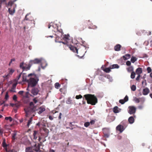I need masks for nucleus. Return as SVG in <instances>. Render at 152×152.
<instances>
[{
	"label": "nucleus",
	"mask_w": 152,
	"mask_h": 152,
	"mask_svg": "<svg viewBox=\"0 0 152 152\" xmlns=\"http://www.w3.org/2000/svg\"><path fill=\"white\" fill-rule=\"evenodd\" d=\"M134 100L137 103H139L140 102L139 99L136 97L134 99Z\"/></svg>",
	"instance_id": "nucleus-40"
},
{
	"label": "nucleus",
	"mask_w": 152,
	"mask_h": 152,
	"mask_svg": "<svg viewBox=\"0 0 152 152\" xmlns=\"http://www.w3.org/2000/svg\"><path fill=\"white\" fill-rule=\"evenodd\" d=\"M8 76H9V75L8 74L7 75H5V79H7V77H8Z\"/></svg>",
	"instance_id": "nucleus-62"
},
{
	"label": "nucleus",
	"mask_w": 152,
	"mask_h": 152,
	"mask_svg": "<svg viewBox=\"0 0 152 152\" xmlns=\"http://www.w3.org/2000/svg\"><path fill=\"white\" fill-rule=\"evenodd\" d=\"M126 65L128 66H129L131 64V62L130 61H128L126 62Z\"/></svg>",
	"instance_id": "nucleus-46"
},
{
	"label": "nucleus",
	"mask_w": 152,
	"mask_h": 152,
	"mask_svg": "<svg viewBox=\"0 0 152 152\" xmlns=\"http://www.w3.org/2000/svg\"><path fill=\"white\" fill-rule=\"evenodd\" d=\"M32 96V95L29 94L28 92H26L25 95L26 97L28 98L30 97V96Z\"/></svg>",
	"instance_id": "nucleus-34"
},
{
	"label": "nucleus",
	"mask_w": 152,
	"mask_h": 152,
	"mask_svg": "<svg viewBox=\"0 0 152 152\" xmlns=\"http://www.w3.org/2000/svg\"><path fill=\"white\" fill-rule=\"evenodd\" d=\"M9 96L8 94V91L7 92L5 96L4 99L5 100H7L9 98Z\"/></svg>",
	"instance_id": "nucleus-36"
},
{
	"label": "nucleus",
	"mask_w": 152,
	"mask_h": 152,
	"mask_svg": "<svg viewBox=\"0 0 152 152\" xmlns=\"http://www.w3.org/2000/svg\"><path fill=\"white\" fill-rule=\"evenodd\" d=\"M45 110V107L43 106L39 107L37 110V113L39 114L42 113Z\"/></svg>",
	"instance_id": "nucleus-14"
},
{
	"label": "nucleus",
	"mask_w": 152,
	"mask_h": 152,
	"mask_svg": "<svg viewBox=\"0 0 152 152\" xmlns=\"http://www.w3.org/2000/svg\"><path fill=\"white\" fill-rule=\"evenodd\" d=\"M121 47V45L120 44H118L116 45L114 47L115 50L116 51H119L120 50Z\"/></svg>",
	"instance_id": "nucleus-21"
},
{
	"label": "nucleus",
	"mask_w": 152,
	"mask_h": 152,
	"mask_svg": "<svg viewBox=\"0 0 152 152\" xmlns=\"http://www.w3.org/2000/svg\"><path fill=\"white\" fill-rule=\"evenodd\" d=\"M33 101L34 102L35 104H36L38 102L37 97H36L35 98H34L33 99Z\"/></svg>",
	"instance_id": "nucleus-42"
},
{
	"label": "nucleus",
	"mask_w": 152,
	"mask_h": 152,
	"mask_svg": "<svg viewBox=\"0 0 152 152\" xmlns=\"http://www.w3.org/2000/svg\"><path fill=\"white\" fill-rule=\"evenodd\" d=\"M17 97L16 95H14L13 96V99L15 101H17Z\"/></svg>",
	"instance_id": "nucleus-45"
},
{
	"label": "nucleus",
	"mask_w": 152,
	"mask_h": 152,
	"mask_svg": "<svg viewBox=\"0 0 152 152\" xmlns=\"http://www.w3.org/2000/svg\"><path fill=\"white\" fill-rule=\"evenodd\" d=\"M84 97L85 98L88 104L94 105L98 102L97 98L94 95L86 94L84 96Z\"/></svg>",
	"instance_id": "nucleus-1"
},
{
	"label": "nucleus",
	"mask_w": 152,
	"mask_h": 152,
	"mask_svg": "<svg viewBox=\"0 0 152 152\" xmlns=\"http://www.w3.org/2000/svg\"><path fill=\"white\" fill-rule=\"evenodd\" d=\"M43 130L44 132L43 133L44 135V136L45 137H47L49 133V130L46 128H44L43 129Z\"/></svg>",
	"instance_id": "nucleus-20"
},
{
	"label": "nucleus",
	"mask_w": 152,
	"mask_h": 152,
	"mask_svg": "<svg viewBox=\"0 0 152 152\" xmlns=\"http://www.w3.org/2000/svg\"><path fill=\"white\" fill-rule=\"evenodd\" d=\"M144 83H145V85L146 86L147 83H146V80H144L142 82V84H143Z\"/></svg>",
	"instance_id": "nucleus-58"
},
{
	"label": "nucleus",
	"mask_w": 152,
	"mask_h": 152,
	"mask_svg": "<svg viewBox=\"0 0 152 152\" xmlns=\"http://www.w3.org/2000/svg\"><path fill=\"white\" fill-rule=\"evenodd\" d=\"M33 120V117H31L30 118V119L28 120L27 124V126L28 127H29V125L32 123Z\"/></svg>",
	"instance_id": "nucleus-28"
},
{
	"label": "nucleus",
	"mask_w": 152,
	"mask_h": 152,
	"mask_svg": "<svg viewBox=\"0 0 152 152\" xmlns=\"http://www.w3.org/2000/svg\"><path fill=\"white\" fill-rule=\"evenodd\" d=\"M42 139V137H39V139H38V140H39V142H40L41 144H42V142H40V140H41Z\"/></svg>",
	"instance_id": "nucleus-55"
},
{
	"label": "nucleus",
	"mask_w": 152,
	"mask_h": 152,
	"mask_svg": "<svg viewBox=\"0 0 152 152\" xmlns=\"http://www.w3.org/2000/svg\"><path fill=\"white\" fill-rule=\"evenodd\" d=\"M111 69H113L114 68H118L119 67V66L117 64H115L112 65L110 66Z\"/></svg>",
	"instance_id": "nucleus-32"
},
{
	"label": "nucleus",
	"mask_w": 152,
	"mask_h": 152,
	"mask_svg": "<svg viewBox=\"0 0 152 152\" xmlns=\"http://www.w3.org/2000/svg\"><path fill=\"white\" fill-rule=\"evenodd\" d=\"M21 74L22 73L20 74L14 80V83L12 84V88H11V89H10V92H16V91L15 90L16 88V85L18 84V81L21 77Z\"/></svg>",
	"instance_id": "nucleus-6"
},
{
	"label": "nucleus",
	"mask_w": 152,
	"mask_h": 152,
	"mask_svg": "<svg viewBox=\"0 0 152 152\" xmlns=\"http://www.w3.org/2000/svg\"><path fill=\"white\" fill-rule=\"evenodd\" d=\"M40 147L39 144H35L33 146L26 148V152H34V151L36 152H38L40 151Z\"/></svg>",
	"instance_id": "nucleus-4"
},
{
	"label": "nucleus",
	"mask_w": 152,
	"mask_h": 152,
	"mask_svg": "<svg viewBox=\"0 0 152 152\" xmlns=\"http://www.w3.org/2000/svg\"><path fill=\"white\" fill-rule=\"evenodd\" d=\"M134 118L133 116H131L128 119V121L130 124L133 123L134 121Z\"/></svg>",
	"instance_id": "nucleus-25"
},
{
	"label": "nucleus",
	"mask_w": 152,
	"mask_h": 152,
	"mask_svg": "<svg viewBox=\"0 0 152 152\" xmlns=\"http://www.w3.org/2000/svg\"><path fill=\"white\" fill-rule=\"evenodd\" d=\"M149 92L150 90L149 89L146 88L143 89L142 93L143 95H147L149 93Z\"/></svg>",
	"instance_id": "nucleus-19"
},
{
	"label": "nucleus",
	"mask_w": 152,
	"mask_h": 152,
	"mask_svg": "<svg viewBox=\"0 0 152 152\" xmlns=\"http://www.w3.org/2000/svg\"><path fill=\"white\" fill-rule=\"evenodd\" d=\"M24 93V91H19L18 92V94L20 95H22Z\"/></svg>",
	"instance_id": "nucleus-48"
},
{
	"label": "nucleus",
	"mask_w": 152,
	"mask_h": 152,
	"mask_svg": "<svg viewBox=\"0 0 152 152\" xmlns=\"http://www.w3.org/2000/svg\"><path fill=\"white\" fill-rule=\"evenodd\" d=\"M62 115V113H59V115L58 116V119H61V115Z\"/></svg>",
	"instance_id": "nucleus-54"
},
{
	"label": "nucleus",
	"mask_w": 152,
	"mask_h": 152,
	"mask_svg": "<svg viewBox=\"0 0 152 152\" xmlns=\"http://www.w3.org/2000/svg\"><path fill=\"white\" fill-rule=\"evenodd\" d=\"M128 100V97L126 95L124 97V99H120L119 100V102L121 104H124Z\"/></svg>",
	"instance_id": "nucleus-17"
},
{
	"label": "nucleus",
	"mask_w": 152,
	"mask_h": 152,
	"mask_svg": "<svg viewBox=\"0 0 152 152\" xmlns=\"http://www.w3.org/2000/svg\"><path fill=\"white\" fill-rule=\"evenodd\" d=\"M111 69L110 66L109 67L105 68L104 69V71L106 73H109L111 71L110 69Z\"/></svg>",
	"instance_id": "nucleus-33"
},
{
	"label": "nucleus",
	"mask_w": 152,
	"mask_h": 152,
	"mask_svg": "<svg viewBox=\"0 0 152 152\" xmlns=\"http://www.w3.org/2000/svg\"><path fill=\"white\" fill-rule=\"evenodd\" d=\"M126 69L128 72H133L134 68L133 66H131L126 68Z\"/></svg>",
	"instance_id": "nucleus-30"
},
{
	"label": "nucleus",
	"mask_w": 152,
	"mask_h": 152,
	"mask_svg": "<svg viewBox=\"0 0 152 152\" xmlns=\"http://www.w3.org/2000/svg\"><path fill=\"white\" fill-rule=\"evenodd\" d=\"M49 152H55V151L51 149L50 150Z\"/></svg>",
	"instance_id": "nucleus-61"
},
{
	"label": "nucleus",
	"mask_w": 152,
	"mask_h": 152,
	"mask_svg": "<svg viewBox=\"0 0 152 152\" xmlns=\"http://www.w3.org/2000/svg\"><path fill=\"white\" fill-rule=\"evenodd\" d=\"M95 121L94 120H91L90 122H89L90 123V124H91V125H92V124H94L95 123Z\"/></svg>",
	"instance_id": "nucleus-47"
},
{
	"label": "nucleus",
	"mask_w": 152,
	"mask_h": 152,
	"mask_svg": "<svg viewBox=\"0 0 152 152\" xmlns=\"http://www.w3.org/2000/svg\"><path fill=\"white\" fill-rule=\"evenodd\" d=\"M4 129L6 130L5 132H10V126L9 125H6L4 126Z\"/></svg>",
	"instance_id": "nucleus-29"
},
{
	"label": "nucleus",
	"mask_w": 152,
	"mask_h": 152,
	"mask_svg": "<svg viewBox=\"0 0 152 152\" xmlns=\"http://www.w3.org/2000/svg\"><path fill=\"white\" fill-rule=\"evenodd\" d=\"M104 136L106 137H109V134H104Z\"/></svg>",
	"instance_id": "nucleus-52"
},
{
	"label": "nucleus",
	"mask_w": 152,
	"mask_h": 152,
	"mask_svg": "<svg viewBox=\"0 0 152 152\" xmlns=\"http://www.w3.org/2000/svg\"><path fill=\"white\" fill-rule=\"evenodd\" d=\"M137 58L136 57L132 56L131 58V61L132 63H134L137 61Z\"/></svg>",
	"instance_id": "nucleus-31"
},
{
	"label": "nucleus",
	"mask_w": 152,
	"mask_h": 152,
	"mask_svg": "<svg viewBox=\"0 0 152 152\" xmlns=\"http://www.w3.org/2000/svg\"><path fill=\"white\" fill-rule=\"evenodd\" d=\"M92 23L90 20L86 21L82 23L79 26L78 29L80 31H82L85 30L87 27L89 29L92 28Z\"/></svg>",
	"instance_id": "nucleus-3"
},
{
	"label": "nucleus",
	"mask_w": 152,
	"mask_h": 152,
	"mask_svg": "<svg viewBox=\"0 0 152 152\" xmlns=\"http://www.w3.org/2000/svg\"><path fill=\"white\" fill-rule=\"evenodd\" d=\"M136 72L137 75H140V74L142 72V68H137L136 70Z\"/></svg>",
	"instance_id": "nucleus-22"
},
{
	"label": "nucleus",
	"mask_w": 152,
	"mask_h": 152,
	"mask_svg": "<svg viewBox=\"0 0 152 152\" xmlns=\"http://www.w3.org/2000/svg\"><path fill=\"white\" fill-rule=\"evenodd\" d=\"M25 110L26 113V115L27 116L28 115H29L31 112H34V108H28L27 109H25Z\"/></svg>",
	"instance_id": "nucleus-13"
},
{
	"label": "nucleus",
	"mask_w": 152,
	"mask_h": 152,
	"mask_svg": "<svg viewBox=\"0 0 152 152\" xmlns=\"http://www.w3.org/2000/svg\"><path fill=\"white\" fill-rule=\"evenodd\" d=\"M2 146L4 148V149H5L7 152H10V150L8 149L7 148V147L9 145L6 144L5 142V139H4L3 140V142L2 143Z\"/></svg>",
	"instance_id": "nucleus-16"
},
{
	"label": "nucleus",
	"mask_w": 152,
	"mask_h": 152,
	"mask_svg": "<svg viewBox=\"0 0 152 152\" xmlns=\"http://www.w3.org/2000/svg\"><path fill=\"white\" fill-rule=\"evenodd\" d=\"M5 120H10V117H7L5 118Z\"/></svg>",
	"instance_id": "nucleus-59"
},
{
	"label": "nucleus",
	"mask_w": 152,
	"mask_h": 152,
	"mask_svg": "<svg viewBox=\"0 0 152 152\" xmlns=\"http://www.w3.org/2000/svg\"><path fill=\"white\" fill-rule=\"evenodd\" d=\"M116 130L119 131L120 133H121L124 130V128L123 126L121 124H119L116 127Z\"/></svg>",
	"instance_id": "nucleus-15"
},
{
	"label": "nucleus",
	"mask_w": 152,
	"mask_h": 152,
	"mask_svg": "<svg viewBox=\"0 0 152 152\" xmlns=\"http://www.w3.org/2000/svg\"><path fill=\"white\" fill-rule=\"evenodd\" d=\"M38 80H37L35 78L30 77L28 80L27 81L28 83V86L27 88V90H28L29 87H33L37 85Z\"/></svg>",
	"instance_id": "nucleus-5"
},
{
	"label": "nucleus",
	"mask_w": 152,
	"mask_h": 152,
	"mask_svg": "<svg viewBox=\"0 0 152 152\" xmlns=\"http://www.w3.org/2000/svg\"><path fill=\"white\" fill-rule=\"evenodd\" d=\"M82 98V96L81 95H76V96L75 98L77 99H81Z\"/></svg>",
	"instance_id": "nucleus-41"
},
{
	"label": "nucleus",
	"mask_w": 152,
	"mask_h": 152,
	"mask_svg": "<svg viewBox=\"0 0 152 152\" xmlns=\"http://www.w3.org/2000/svg\"><path fill=\"white\" fill-rule=\"evenodd\" d=\"M49 119L51 120H52L53 119V118L51 116L49 115Z\"/></svg>",
	"instance_id": "nucleus-56"
},
{
	"label": "nucleus",
	"mask_w": 152,
	"mask_h": 152,
	"mask_svg": "<svg viewBox=\"0 0 152 152\" xmlns=\"http://www.w3.org/2000/svg\"><path fill=\"white\" fill-rule=\"evenodd\" d=\"M90 124V123L89 122H86L85 123L84 125L86 127H88Z\"/></svg>",
	"instance_id": "nucleus-43"
},
{
	"label": "nucleus",
	"mask_w": 152,
	"mask_h": 152,
	"mask_svg": "<svg viewBox=\"0 0 152 152\" xmlns=\"http://www.w3.org/2000/svg\"><path fill=\"white\" fill-rule=\"evenodd\" d=\"M11 136L12 142H15V141L18 138L17 132L16 130L13 131L11 134Z\"/></svg>",
	"instance_id": "nucleus-10"
},
{
	"label": "nucleus",
	"mask_w": 152,
	"mask_h": 152,
	"mask_svg": "<svg viewBox=\"0 0 152 152\" xmlns=\"http://www.w3.org/2000/svg\"><path fill=\"white\" fill-rule=\"evenodd\" d=\"M138 76L136 78V80L137 81L139 80L140 75H138Z\"/></svg>",
	"instance_id": "nucleus-51"
},
{
	"label": "nucleus",
	"mask_w": 152,
	"mask_h": 152,
	"mask_svg": "<svg viewBox=\"0 0 152 152\" xmlns=\"http://www.w3.org/2000/svg\"><path fill=\"white\" fill-rule=\"evenodd\" d=\"M15 70L13 69H10V75L12 74L14 72Z\"/></svg>",
	"instance_id": "nucleus-50"
},
{
	"label": "nucleus",
	"mask_w": 152,
	"mask_h": 152,
	"mask_svg": "<svg viewBox=\"0 0 152 152\" xmlns=\"http://www.w3.org/2000/svg\"><path fill=\"white\" fill-rule=\"evenodd\" d=\"M131 57V55L129 54H126L123 56V59L125 60L129 59Z\"/></svg>",
	"instance_id": "nucleus-23"
},
{
	"label": "nucleus",
	"mask_w": 152,
	"mask_h": 152,
	"mask_svg": "<svg viewBox=\"0 0 152 152\" xmlns=\"http://www.w3.org/2000/svg\"><path fill=\"white\" fill-rule=\"evenodd\" d=\"M118 109V107L117 106L115 107L113 109V112L115 113H119V111Z\"/></svg>",
	"instance_id": "nucleus-27"
},
{
	"label": "nucleus",
	"mask_w": 152,
	"mask_h": 152,
	"mask_svg": "<svg viewBox=\"0 0 152 152\" xmlns=\"http://www.w3.org/2000/svg\"><path fill=\"white\" fill-rule=\"evenodd\" d=\"M5 0H0V7L1 6L2 2L4 1Z\"/></svg>",
	"instance_id": "nucleus-57"
},
{
	"label": "nucleus",
	"mask_w": 152,
	"mask_h": 152,
	"mask_svg": "<svg viewBox=\"0 0 152 152\" xmlns=\"http://www.w3.org/2000/svg\"><path fill=\"white\" fill-rule=\"evenodd\" d=\"M34 136V140H36L38 136V132L36 131H34V133L33 134Z\"/></svg>",
	"instance_id": "nucleus-26"
},
{
	"label": "nucleus",
	"mask_w": 152,
	"mask_h": 152,
	"mask_svg": "<svg viewBox=\"0 0 152 152\" xmlns=\"http://www.w3.org/2000/svg\"><path fill=\"white\" fill-rule=\"evenodd\" d=\"M69 48L71 50L77 53L78 57L81 58L84 56L85 52L81 48L77 49L75 47L72 45L70 46Z\"/></svg>",
	"instance_id": "nucleus-2"
},
{
	"label": "nucleus",
	"mask_w": 152,
	"mask_h": 152,
	"mask_svg": "<svg viewBox=\"0 0 152 152\" xmlns=\"http://www.w3.org/2000/svg\"><path fill=\"white\" fill-rule=\"evenodd\" d=\"M69 35H65L63 38L65 40H67L69 39Z\"/></svg>",
	"instance_id": "nucleus-39"
},
{
	"label": "nucleus",
	"mask_w": 152,
	"mask_h": 152,
	"mask_svg": "<svg viewBox=\"0 0 152 152\" xmlns=\"http://www.w3.org/2000/svg\"><path fill=\"white\" fill-rule=\"evenodd\" d=\"M30 106L31 107H33L34 106V104L33 102H31L29 104Z\"/></svg>",
	"instance_id": "nucleus-49"
},
{
	"label": "nucleus",
	"mask_w": 152,
	"mask_h": 152,
	"mask_svg": "<svg viewBox=\"0 0 152 152\" xmlns=\"http://www.w3.org/2000/svg\"><path fill=\"white\" fill-rule=\"evenodd\" d=\"M66 103L68 104H70L71 103V100L70 99H68Z\"/></svg>",
	"instance_id": "nucleus-53"
},
{
	"label": "nucleus",
	"mask_w": 152,
	"mask_h": 152,
	"mask_svg": "<svg viewBox=\"0 0 152 152\" xmlns=\"http://www.w3.org/2000/svg\"><path fill=\"white\" fill-rule=\"evenodd\" d=\"M136 86L134 85H133L131 87V89L132 90L134 91L136 90Z\"/></svg>",
	"instance_id": "nucleus-38"
},
{
	"label": "nucleus",
	"mask_w": 152,
	"mask_h": 152,
	"mask_svg": "<svg viewBox=\"0 0 152 152\" xmlns=\"http://www.w3.org/2000/svg\"><path fill=\"white\" fill-rule=\"evenodd\" d=\"M42 60L40 59L35 58L34 60L30 61L29 62L30 64L31 65V66L32 65L34 64H38L41 62Z\"/></svg>",
	"instance_id": "nucleus-12"
},
{
	"label": "nucleus",
	"mask_w": 152,
	"mask_h": 152,
	"mask_svg": "<svg viewBox=\"0 0 152 152\" xmlns=\"http://www.w3.org/2000/svg\"><path fill=\"white\" fill-rule=\"evenodd\" d=\"M15 61V58H13L11 59V61H10V64L11 62H12V61Z\"/></svg>",
	"instance_id": "nucleus-60"
},
{
	"label": "nucleus",
	"mask_w": 152,
	"mask_h": 152,
	"mask_svg": "<svg viewBox=\"0 0 152 152\" xmlns=\"http://www.w3.org/2000/svg\"><path fill=\"white\" fill-rule=\"evenodd\" d=\"M39 92V90L37 88H34L31 90V93L34 95H36Z\"/></svg>",
	"instance_id": "nucleus-18"
},
{
	"label": "nucleus",
	"mask_w": 152,
	"mask_h": 152,
	"mask_svg": "<svg viewBox=\"0 0 152 152\" xmlns=\"http://www.w3.org/2000/svg\"><path fill=\"white\" fill-rule=\"evenodd\" d=\"M135 73L134 72H132L131 73V77L132 79H134L135 77Z\"/></svg>",
	"instance_id": "nucleus-35"
},
{
	"label": "nucleus",
	"mask_w": 152,
	"mask_h": 152,
	"mask_svg": "<svg viewBox=\"0 0 152 152\" xmlns=\"http://www.w3.org/2000/svg\"><path fill=\"white\" fill-rule=\"evenodd\" d=\"M16 1V0L13 1L10 0V15H13L15 12V9L16 5L14 4V2Z\"/></svg>",
	"instance_id": "nucleus-9"
},
{
	"label": "nucleus",
	"mask_w": 152,
	"mask_h": 152,
	"mask_svg": "<svg viewBox=\"0 0 152 152\" xmlns=\"http://www.w3.org/2000/svg\"><path fill=\"white\" fill-rule=\"evenodd\" d=\"M136 108L134 106H129L128 108V113L130 114H134L136 111Z\"/></svg>",
	"instance_id": "nucleus-11"
},
{
	"label": "nucleus",
	"mask_w": 152,
	"mask_h": 152,
	"mask_svg": "<svg viewBox=\"0 0 152 152\" xmlns=\"http://www.w3.org/2000/svg\"><path fill=\"white\" fill-rule=\"evenodd\" d=\"M147 71L148 73H150L152 71L150 67H148L147 68Z\"/></svg>",
	"instance_id": "nucleus-44"
},
{
	"label": "nucleus",
	"mask_w": 152,
	"mask_h": 152,
	"mask_svg": "<svg viewBox=\"0 0 152 152\" xmlns=\"http://www.w3.org/2000/svg\"><path fill=\"white\" fill-rule=\"evenodd\" d=\"M51 27L52 28H53L54 29H52V30L54 31L55 32H59L61 33V35L63 34V31L61 29L60 30L58 29V27L57 26L56 24H53L51 25V24H49L48 26V28H50Z\"/></svg>",
	"instance_id": "nucleus-7"
},
{
	"label": "nucleus",
	"mask_w": 152,
	"mask_h": 152,
	"mask_svg": "<svg viewBox=\"0 0 152 152\" xmlns=\"http://www.w3.org/2000/svg\"><path fill=\"white\" fill-rule=\"evenodd\" d=\"M27 14L26 16H25V19H26V20H28V19H27Z\"/></svg>",
	"instance_id": "nucleus-63"
},
{
	"label": "nucleus",
	"mask_w": 152,
	"mask_h": 152,
	"mask_svg": "<svg viewBox=\"0 0 152 152\" xmlns=\"http://www.w3.org/2000/svg\"><path fill=\"white\" fill-rule=\"evenodd\" d=\"M31 67V65L29 63L28 64H27L24 63V62H21L20 65V68L23 70V71L29 70Z\"/></svg>",
	"instance_id": "nucleus-8"
},
{
	"label": "nucleus",
	"mask_w": 152,
	"mask_h": 152,
	"mask_svg": "<svg viewBox=\"0 0 152 152\" xmlns=\"http://www.w3.org/2000/svg\"><path fill=\"white\" fill-rule=\"evenodd\" d=\"M60 86V85L58 83H56L55 84V87L57 89H58Z\"/></svg>",
	"instance_id": "nucleus-37"
},
{
	"label": "nucleus",
	"mask_w": 152,
	"mask_h": 152,
	"mask_svg": "<svg viewBox=\"0 0 152 152\" xmlns=\"http://www.w3.org/2000/svg\"><path fill=\"white\" fill-rule=\"evenodd\" d=\"M22 81L23 82H27V81L28 80H27L26 78V75L25 74L23 73L22 75Z\"/></svg>",
	"instance_id": "nucleus-24"
},
{
	"label": "nucleus",
	"mask_w": 152,
	"mask_h": 152,
	"mask_svg": "<svg viewBox=\"0 0 152 152\" xmlns=\"http://www.w3.org/2000/svg\"><path fill=\"white\" fill-rule=\"evenodd\" d=\"M150 96L151 97L152 99V94H150Z\"/></svg>",
	"instance_id": "nucleus-64"
}]
</instances>
